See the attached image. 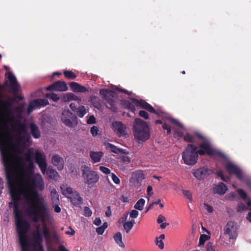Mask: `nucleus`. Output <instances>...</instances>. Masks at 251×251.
Segmentation results:
<instances>
[{"mask_svg": "<svg viewBox=\"0 0 251 251\" xmlns=\"http://www.w3.org/2000/svg\"><path fill=\"white\" fill-rule=\"evenodd\" d=\"M105 147L106 150L109 151L116 154L126 153V152L124 150L118 148L115 146L109 143L105 144Z\"/></svg>", "mask_w": 251, "mask_h": 251, "instance_id": "obj_23", "label": "nucleus"}, {"mask_svg": "<svg viewBox=\"0 0 251 251\" xmlns=\"http://www.w3.org/2000/svg\"><path fill=\"white\" fill-rule=\"evenodd\" d=\"M205 209L209 213H212L213 211V207L208 204H204Z\"/></svg>", "mask_w": 251, "mask_h": 251, "instance_id": "obj_62", "label": "nucleus"}, {"mask_svg": "<svg viewBox=\"0 0 251 251\" xmlns=\"http://www.w3.org/2000/svg\"><path fill=\"white\" fill-rule=\"evenodd\" d=\"M132 177L138 182L142 181L145 179V175L142 171L134 172L132 174Z\"/></svg>", "mask_w": 251, "mask_h": 251, "instance_id": "obj_30", "label": "nucleus"}, {"mask_svg": "<svg viewBox=\"0 0 251 251\" xmlns=\"http://www.w3.org/2000/svg\"><path fill=\"white\" fill-rule=\"evenodd\" d=\"M90 156L92 160L93 163L99 162L102 156L103 155V153L102 151H90L89 152Z\"/></svg>", "mask_w": 251, "mask_h": 251, "instance_id": "obj_26", "label": "nucleus"}, {"mask_svg": "<svg viewBox=\"0 0 251 251\" xmlns=\"http://www.w3.org/2000/svg\"><path fill=\"white\" fill-rule=\"evenodd\" d=\"M84 215L85 217H90L92 215V212L90 208L88 206H85L84 207Z\"/></svg>", "mask_w": 251, "mask_h": 251, "instance_id": "obj_44", "label": "nucleus"}, {"mask_svg": "<svg viewBox=\"0 0 251 251\" xmlns=\"http://www.w3.org/2000/svg\"><path fill=\"white\" fill-rule=\"evenodd\" d=\"M145 203V200L142 198H141L135 204L134 207L136 209L141 211L143 209Z\"/></svg>", "mask_w": 251, "mask_h": 251, "instance_id": "obj_34", "label": "nucleus"}, {"mask_svg": "<svg viewBox=\"0 0 251 251\" xmlns=\"http://www.w3.org/2000/svg\"><path fill=\"white\" fill-rule=\"evenodd\" d=\"M68 88L65 81L58 80L49 85L47 90L49 91H55L64 92L67 91Z\"/></svg>", "mask_w": 251, "mask_h": 251, "instance_id": "obj_15", "label": "nucleus"}, {"mask_svg": "<svg viewBox=\"0 0 251 251\" xmlns=\"http://www.w3.org/2000/svg\"><path fill=\"white\" fill-rule=\"evenodd\" d=\"M63 74L64 76L69 79H74L76 77V75L71 71H65Z\"/></svg>", "mask_w": 251, "mask_h": 251, "instance_id": "obj_39", "label": "nucleus"}, {"mask_svg": "<svg viewBox=\"0 0 251 251\" xmlns=\"http://www.w3.org/2000/svg\"><path fill=\"white\" fill-rule=\"evenodd\" d=\"M50 195L52 204H58L59 203V195L55 188L51 190Z\"/></svg>", "mask_w": 251, "mask_h": 251, "instance_id": "obj_29", "label": "nucleus"}, {"mask_svg": "<svg viewBox=\"0 0 251 251\" xmlns=\"http://www.w3.org/2000/svg\"><path fill=\"white\" fill-rule=\"evenodd\" d=\"M33 103L35 104V106L38 108L41 106L47 105L49 104V102L48 100L46 99H37L33 101Z\"/></svg>", "mask_w": 251, "mask_h": 251, "instance_id": "obj_35", "label": "nucleus"}, {"mask_svg": "<svg viewBox=\"0 0 251 251\" xmlns=\"http://www.w3.org/2000/svg\"><path fill=\"white\" fill-rule=\"evenodd\" d=\"M237 192L240 196L243 199L246 200L247 198V195L246 193L242 189H239L237 190Z\"/></svg>", "mask_w": 251, "mask_h": 251, "instance_id": "obj_45", "label": "nucleus"}, {"mask_svg": "<svg viewBox=\"0 0 251 251\" xmlns=\"http://www.w3.org/2000/svg\"><path fill=\"white\" fill-rule=\"evenodd\" d=\"M162 128L164 130H167V133L168 134H170L171 131V127L169 126L167 124L164 123L162 125Z\"/></svg>", "mask_w": 251, "mask_h": 251, "instance_id": "obj_58", "label": "nucleus"}, {"mask_svg": "<svg viewBox=\"0 0 251 251\" xmlns=\"http://www.w3.org/2000/svg\"><path fill=\"white\" fill-rule=\"evenodd\" d=\"M36 108H37V107H36V106H35V104L33 103V101L32 102H31L29 103V104L27 107V113L28 114H30L32 111V110Z\"/></svg>", "mask_w": 251, "mask_h": 251, "instance_id": "obj_47", "label": "nucleus"}, {"mask_svg": "<svg viewBox=\"0 0 251 251\" xmlns=\"http://www.w3.org/2000/svg\"><path fill=\"white\" fill-rule=\"evenodd\" d=\"M226 168L229 174H234L239 179L241 180H243L242 172L240 168L236 165L232 163H229L226 165Z\"/></svg>", "mask_w": 251, "mask_h": 251, "instance_id": "obj_14", "label": "nucleus"}, {"mask_svg": "<svg viewBox=\"0 0 251 251\" xmlns=\"http://www.w3.org/2000/svg\"><path fill=\"white\" fill-rule=\"evenodd\" d=\"M33 238L34 242L36 245L38 247L42 245V243L43 242V236L42 232L41 231L40 225H38L36 226V230L33 233Z\"/></svg>", "mask_w": 251, "mask_h": 251, "instance_id": "obj_19", "label": "nucleus"}, {"mask_svg": "<svg viewBox=\"0 0 251 251\" xmlns=\"http://www.w3.org/2000/svg\"><path fill=\"white\" fill-rule=\"evenodd\" d=\"M132 100L133 103L136 106L145 109L151 113L158 114V112H157L150 104L147 102L145 100H138L135 99H132Z\"/></svg>", "mask_w": 251, "mask_h": 251, "instance_id": "obj_13", "label": "nucleus"}, {"mask_svg": "<svg viewBox=\"0 0 251 251\" xmlns=\"http://www.w3.org/2000/svg\"><path fill=\"white\" fill-rule=\"evenodd\" d=\"M87 123L88 124H95L96 123V118H95V117L93 115L90 116L89 117V118L88 119V120L87 121Z\"/></svg>", "mask_w": 251, "mask_h": 251, "instance_id": "obj_55", "label": "nucleus"}, {"mask_svg": "<svg viewBox=\"0 0 251 251\" xmlns=\"http://www.w3.org/2000/svg\"><path fill=\"white\" fill-rule=\"evenodd\" d=\"M100 94L101 96V98L106 100L110 105L109 108L112 111L116 112L117 110V107L114 100L115 95V93L113 91L107 89H102L100 90Z\"/></svg>", "mask_w": 251, "mask_h": 251, "instance_id": "obj_9", "label": "nucleus"}, {"mask_svg": "<svg viewBox=\"0 0 251 251\" xmlns=\"http://www.w3.org/2000/svg\"><path fill=\"white\" fill-rule=\"evenodd\" d=\"M61 189L62 194L69 198L73 204L75 205L82 202L83 199L79 194L71 187L67 185H62L61 186Z\"/></svg>", "mask_w": 251, "mask_h": 251, "instance_id": "obj_8", "label": "nucleus"}, {"mask_svg": "<svg viewBox=\"0 0 251 251\" xmlns=\"http://www.w3.org/2000/svg\"><path fill=\"white\" fill-rule=\"evenodd\" d=\"M168 120L171 123L175 124L179 127H182V125L176 120L172 118H169Z\"/></svg>", "mask_w": 251, "mask_h": 251, "instance_id": "obj_48", "label": "nucleus"}, {"mask_svg": "<svg viewBox=\"0 0 251 251\" xmlns=\"http://www.w3.org/2000/svg\"><path fill=\"white\" fill-rule=\"evenodd\" d=\"M111 177L113 181L116 184H119L120 183V179L114 173H112Z\"/></svg>", "mask_w": 251, "mask_h": 251, "instance_id": "obj_51", "label": "nucleus"}, {"mask_svg": "<svg viewBox=\"0 0 251 251\" xmlns=\"http://www.w3.org/2000/svg\"><path fill=\"white\" fill-rule=\"evenodd\" d=\"M82 176L84 183L90 187H93L99 179V176L97 172L91 170L90 167L86 165L83 166Z\"/></svg>", "mask_w": 251, "mask_h": 251, "instance_id": "obj_7", "label": "nucleus"}, {"mask_svg": "<svg viewBox=\"0 0 251 251\" xmlns=\"http://www.w3.org/2000/svg\"><path fill=\"white\" fill-rule=\"evenodd\" d=\"M237 229L236 223L229 221L224 227V233L225 235H228L230 239H234L237 235Z\"/></svg>", "mask_w": 251, "mask_h": 251, "instance_id": "obj_11", "label": "nucleus"}, {"mask_svg": "<svg viewBox=\"0 0 251 251\" xmlns=\"http://www.w3.org/2000/svg\"><path fill=\"white\" fill-rule=\"evenodd\" d=\"M114 239L115 242L122 248L125 247V245L122 241V235L121 232L116 233L114 236Z\"/></svg>", "mask_w": 251, "mask_h": 251, "instance_id": "obj_32", "label": "nucleus"}, {"mask_svg": "<svg viewBox=\"0 0 251 251\" xmlns=\"http://www.w3.org/2000/svg\"><path fill=\"white\" fill-rule=\"evenodd\" d=\"M47 174L48 177L51 179H54L58 176V173L53 169L49 167L47 171Z\"/></svg>", "mask_w": 251, "mask_h": 251, "instance_id": "obj_38", "label": "nucleus"}, {"mask_svg": "<svg viewBox=\"0 0 251 251\" xmlns=\"http://www.w3.org/2000/svg\"><path fill=\"white\" fill-rule=\"evenodd\" d=\"M132 130L134 138L138 142H144L151 137L149 126L146 122L139 118L135 119Z\"/></svg>", "mask_w": 251, "mask_h": 251, "instance_id": "obj_6", "label": "nucleus"}, {"mask_svg": "<svg viewBox=\"0 0 251 251\" xmlns=\"http://www.w3.org/2000/svg\"><path fill=\"white\" fill-rule=\"evenodd\" d=\"M62 100L68 101L72 100L81 101V99L72 93H68L63 95Z\"/></svg>", "mask_w": 251, "mask_h": 251, "instance_id": "obj_28", "label": "nucleus"}, {"mask_svg": "<svg viewBox=\"0 0 251 251\" xmlns=\"http://www.w3.org/2000/svg\"><path fill=\"white\" fill-rule=\"evenodd\" d=\"M212 172V170L210 169L201 167L193 172V174L197 179L200 180L209 176Z\"/></svg>", "mask_w": 251, "mask_h": 251, "instance_id": "obj_16", "label": "nucleus"}, {"mask_svg": "<svg viewBox=\"0 0 251 251\" xmlns=\"http://www.w3.org/2000/svg\"><path fill=\"white\" fill-rule=\"evenodd\" d=\"M152 187H151V185H149L148 187H147V195L149 196H151V195L152 194Z\"/></svg>", "mask_w": 251, "mask_h": 251, "instance_id": "obj_64", "label": "nucleus"}, {"mask_svg": "<svg viewBox=\"0 0 251 251\" xmlns=\"http://www.w3.org/2000/svg\"><path fill=\"white\" fill-rule=\"evenodd\" d=\"M165 220H166V218L164 216H163L162 215H159L157 218V222L158 224H161V223H163Z\"/></svg>", "mask_w": 251, "mask_h": 251, "instance_id": "obj_59", "label": "nucleus"}, {"mask_svg": "<svg viewBox=\"0 0 251 251\" xmlns=\"http://www.w3.org/2000/svg\"><path fill=\"white\" fill-rule=\"evenodd\" d=\"M61 119L65 126L69 127H74L77 124L76 116L69 110L62 112Z\"/></svg>", "mask_w": 251, "mask_h": 251, "instance_id": "obj_10", "label": "nucleus"}, {"mask_svg": "<svg viewBox=\"0 0 251 251\" xmlns=\"http://www.w3.org/2000/svg\"><path fill=\"white\" fill-rule=\"evenodd\" d=\"M71 89L75 92L84 93L88 91L87 89L83 86L75 82H71L69 83Z\"/></svg>", "mask_w": 251, "mask_h": 251, "instance_id": "obj_22", "label": "nucleus"}, {"mask_svg": "<svg viewBox=\"0 0 251 251\" xmlns=\"http://www.w3.org/2000/svg\"><path fill=\"white\" fill-rule=\"evenodd\" d=\"M209 238V237L206 234H201L199 239V246L203 245L205 242Z\"/></svg>", "mask_w": 251, "mask_h": 251, "instance_id": "obj_43", "label": "nucleus"}, {"mask_svg": "<svg viewBox=\"0 0 251 251\" xmlns=\"http://www.w3.org/2000/svg\"><path fill=\"white\" fill-rule=\"evenodd\" d=\"M218 176L224 181L227 182L229 180V178L228 177H225L222 171L218 172Z\"/></svg>", "mask_w": 251, "mask_h": 251, "instance_id": "obj_53", "label": "nucleus"}, {"mask_svg": "<svg viewBox=\"0 0 251 251\" xmlns=\"http://www.w3.org/2000/svg\"><path fill=\"white\" fill-rule=\"evenodd\" d=\"M13 99L12 98H9L6 100H1L0 102V151L1 156L4 151H8L13 154L11 150L5 146L3 132L1 127V120H6L5 126L8 128L7 123H15V117L12 114L11 108L12 107Z\"/></svg>", "mask_w": 251, "mask_h": 251, "instance_id": "obj_4", "label": "nucleus"}, {"mask_svg": "<svg viewBox=\"0 0 251 251\" xmlns=\"http://www.w3.org/2000/svg\"><path fill=\"white\" fill-rule=\"evenodd\" d=\"M122 104L125 105L126 107L131 110V112L135 113L136 111V108L135 105L131 103L129 101L127 100H124L122 101Z\"/></svg>", "mask_w": 251, "mask_h": 251, "instance_id": "obj_36", "label": "nucleus"}, {"mask_svg": "<svg viewBox=\"0 0 251 251\" xmlns=\"http://www.w3.org/2000/svg\"><path fill=\"white\" fill-rule=\"evenodd\" d=\"M1 156L12 201L8 203V206L9 208H13L16 226L22 250L28 251L29 244L27 234L30 227V225L26 220L24 218L19 208L21 197L23 196L27 207L31 203L30 196L26 189H20L18 187V182L15 177L16 168L13 154L6 151H3Z\"/></svg>", "mask_w": 251, "mask_h": 251, "instance_id": "obj_1", "label": "nucleus"}, {"mask_svg": "<svg viewBox=\"0 0 251 251\" xmlns=\"http://www.w3.org/2000/svg\"><path fill=\"white\" fill-rule=\"evenodd\" d=\"M196 132L195 134L196 133ZM196 137L198 138V137L195 134L192 135L190 133H187L184 136V140L185 142L191 143H196Z\"/></svg>", "mask_w": 251, "mask_h": 251, "instance_id": "obj_31", "label": "nucleus"}, {"mask_svg": "<svg viewBox=\"0 0 251 251\" xmlns=\"http://www.w3.org/2000/svg\"><path fill=\"white\" fill-rule=\"evenodd\" d=\"M35 159L36 162L38 164L42 173L44 174L46 171L47 166L45 157L39 151H36L35 153Z\"/></svg>", "mask_w": 251, "mask_h": 251, "instance_id": "obj_17", "label": "nucleus"}, {"mask_svg": "<svg viewBox=\"0 0 251 251\" xmlns=\"http://www.w3.org/2000/svg\"><path fill=\"white\" fill-rule=\"evenodd\" d=\"M42 234L43 238L45 239L47 242H49L51 240V236L50 235V229L46 225V224H44L42 226Z\"/></svg>", "mask_w": 251, "mask_h": 251, "instance_id": "obj_27", "label": "nucleus"}, {"mask_svg": "<svg viewBox=\"0 0 251 251\" xmlns=\"http://www.w3.org/2000/svg\"><path fill=\"white\" fill-rule=\"evenodd\" d=\"M69 229L71 230V231H65V233L67 235H70L71 236L74 235L75 233V230L74 229H73L71 226H69Z\"/></svg>", "mask_w": 251, "mask_h": 251, "instance_id": "obj_63", "label": "nucleus"}, {"mask_svg": "<svg viewBox=\"0 0 251 251\" xmlns=\"http://www.w3.org/2000/svg\"><path fill=\"white\" fill-rule=\"evenodd\" d=\"M227 190L226 186L223 182H220L213 188L214 193L219 195H224Z\"/></svg>", "mask_w": 251, "mask_h": 251, "instance_id": "obj_24", "label": "nucleus"}, {"mask_svg": "<svg viewBox=\"0 0 251 251\" xmlns=\"http://www.w3.org/2000/svg\"><path fill=\"white\" fill-rule=\"evenodd\" d=\"M195 135L201 140L202 143L199 145L200 150H198L197 146L190 144L187 145L182 152V158L184 163L187 165H195L198 161V154L204 155L206 154L212 155L214 154V151L211 147L209 139L199 132H196Z\"/></svg>", "mask_w": 251, "mask_h": 251, "instance_id": "obj_3", "label": "nucleus"}, {"mask_svg": "<svg viewBox=\"0 0 251 251\" xmlns=\"http://www.w3.org/2000/svg\"><path fill=\"white\" fill-rule=\"evenodd\" d=\"M112 128L118 137H123L126 134V127L121 122L115 121L113 122Z\"/></svg>", "mask_w": 251, "mask_h": 251, "instance_id": "obj_12", "label": "nucleus"}, {"mask_svg": "<svg viewBox=\"0 0 251 251\" xmlns=\"http://www.w3.org/2000/svg\"><path fill=\"white\" fill-rule=\"evenodd\" d=\"M165 238V235L164 234H161L158 237L156 238L155 243L160 249L164 248V243L162 240Z\"/></svg>", "mask_w": 251, "mask_h": 251, "instance_id": "obj_37", "label": "nucleus"}, {"mask_svg": "<svg viewBox=\"0 0 251 251\" xmlns=\"http://www.w3.org/2000/svg\"><path fill=\"white\" fill-rule=\"evenodd\" d=\"M135 221L132 220L130 221L126 222L123 225V227L126 233H128L134 226Z\"/></svg>", "mask_w": 251, "mask_h": 251, "instance_id": "obj_33", "label": "nucleus"}, {"mask_svg": "<svg viewBox=\"0 0 251 251\" xmlns=\"http://www.w3.org/2000/svg\"><path fill=\"white\" fill-rule=\"evenodd\" d=\"M246 209L247 207L246 205L243 203L239 204L237 208L238 211H242Z\"/></svg>", "mask_w": 251, "mask_h": 251, "instance_id": "obj_54", "label": "nucleus"}, {"mask_svg": "<svg viewBox=\"0 0 251 251\" xmlns=\"http://www.w3.org/2000/svg\"><path fill=\"white\" fill-rule=\"evenodd\" d=\"M30 171L29 169L23 167L21 174L23 178L26 180L27 186L22 189H26L30 196L31 203L26 207V212L34 223L40 220L45 223L49 216L50 210L47 204L41 199L38 190L43 191L45 189V182L40 174L37 173L30 179Z\"/></svg>", "mask_w": 251, "mask_h": 251, "instance_id": "obj_2", "label": "nucleus"}, {"mask_svg": "<svg viewBox=\"0 0 251 251\" xmlns=\"http://www.w3.org/2000/svg\"><path fill=\"white\" fill-rule=\"evenodd\" d=\"M101 221L100 218H96L93 222V224L96 226H99L101 224Z\"/></svg>", "mask_w": 251, "mask_h": 251, "instance_id": "obj_61", "label": "nucleus"}, {"mask_svg": "<svg viewBox=\"0 0 251 251\" xmlns=\"http://www.w3.org/2000/svg\"><path fill=\"white\" fill-rule=\"evenodd\" d=\"M99 169L101 172L105 175H108L110 173V169L104 166H100Z\"/></svg>", "mask_w": 251, "mask_h": 251, "instance_id": "obj_49", "label": "nucleus"}, {"mask_svg": "<svg viewBox=\"0 0 251 251\" xmlns=\"http://www.w3.org/2000/svg\"><path fill=\"white\" fill-rule=\"evenodd\" d=\"M207 251H215L214 247L213 245V243L209 242L206 245Z\"/></svg>", "mask_w": 251, "mask_h": 251, "instance_id": "obj_57", "label": "nucleus"}, {"mask_svg": "<svg viewBox=\"0 0 251 251\" xmlns=\"http://www.w3.org/2000/svg\"><path fill=\"white\" fill-rule=\"evenodd\" d=\"M51 241V239L50 241ZM52 241L54 242H57L59 241V237L56 232L53 233L52 235Z\"/></svg>", "mask_w": 251, "mask_h": 251, "instance_id": "obj_60", "label": "nucleus"}, {"mask_svg": "<svg viewBox=\"0 0 251 251\" xmlns=\"http://www.w3.org/2000/svg\"><path fill=\"white\" fill-rule=\"evenodd\" d=\"M6 75H7V78L10 82L9 87L11 91L15 93L18 92L19 86L15 76L11 72L8 73Z\"/></svg>", "mask_w": 251, "mask_h": 251, "instance_id": "obj_18", "label": "nucleus"}, {"mask_svg": "<svg viewBox=\"0 0 251 251\" xmlns=\"http://www.w3.org/2000/svg\"><path fill=\"white\" fill-rule=\"evenodd\" d=\"M75 111L78 116L80 118L83 117L86 113V109L84 106H80L78 107Z\"/></svg>", "mask_w": 251, "mask_h": 251, "instance_id": "obj_40", "label": "nucleus"}, {"mask_svg": "<svg viewBox=\"0 0 251 251\" xmlns=\"http://www.w3.org/2000/svg\"><path fill=\"white\" fill-rule=\"evenodd\" d=\"M183 194L186 196L189 200H191L192 199V196L190 192L188 190H184L182 191Z\"/></svg>", "mask_w": 251, "mask_h": 251, "instance_id": "obj_56", "label": "nucleus"}, {"mask_svg": "<svg viewBox=\"0 0 251 251\" xmlns=\"http://www.w3.org/2000/svg\"><path fill=\"white\" fill-rule=\"evenodd\" d=\"M11 129L15 133L16 143L14 147L15 150L16 152L21 154L23 151L19 147L25 148L31 140V136L27 132V126L25 123H22L20 120H17L15 123L11 124Z\"/></svg>", "mask_w": 251, "mask_h": 251, "instance_id": "obj_5", "label": "nucleus"}, {"mask_svg": "<svg viewBox=\"0 0 251 251\" xmlns=\"http://www.w3.org/2000/svg\"><path fill=\"white\" fill-rule=\"evenodd\" d=\"M108 226L107 222H104L103 225L96 228V232L99 235H102Z\"/></svg>", "mask_w": 251, "mask_h": 251, "instance_id": "obj_41", "label": "nucleus"}, {"mask_svg": "<svg viewBox=\"0 0 251 251\" xmlns=\"http://www.w3.org/2000/svg\"><path fill=\"white\" fill-rule=\"evenodd\" d=\"M139 115L140 117H142L145 119H149V114L146 111L140 110L139 112Z\"/></svg>", "mask_w": 251, "mask_h": 251, "instance_id": "obj_50", "label": "nucleus"}, {"mask_svg": "<svg viewBox=\"0 0 251 251\" xmlns=\"http://www.w3.org/2000/svg\"><path fill=\"white\" fill-rule=\"evenodd\" d=\"M32 156H33V152L31 151V150H29L27 152L25 153L24 154L23 157H19V159L20 160H25L27 162H29V166H25V165H23L21 167V170L23 167H25V168H27L29 169V171H30V169H32L33 167V163L32 162Z\"/></svg>", "mask_w": 251, "mask_h": 251, "instance_id": "obj_20", "label": "nucleus"}, {"mask_svg": "<svg viewBox=\"0 0 251 251\" xmlns=\"http://www.w3.org/2000/svg\"><path fill=\"white\" fill-rule=\"evenodd\" d=\"M139 214L138 211L136 210H132L129 214L130 217L131 218H136Z\"/></svg>", "mask_w": 251, "mask_h": 251, "instance_id": "obj_52", "label": "nucleus"}, {"mask_svg": "<svg viewBox=\"0 0 251 251\" xmlns=\"http://www.w3.org/2000/svg\"><path fill=\"white\" fill-rule=\"evenodd\" d=\"M51 161L53 164L56 166L59 170L63 169L64 167V160L60 156L57 154L53 155L51 158Z\"/></svg>", "mask_w": 251, "mask_h": 251, "instance_id": "obj_21", "label": "nucleus"}, {"mask_svg": "<svg viewBox=\"0 0 251 251\" xmlns=\"http://www.w3.org/2000/svg\"><path fill=\"white\" fill-rule=\"evenodd\" d=\"M46 97L48 99H51L53 101H57L59 100V97L58 95L53 93L47 94Z\"/></svg>", "mask_w": 251, "mask_h": 251, "instance_id": "obj_42", "label": "nucleus"}, {"mask_svg": "<svg viewBox=\"0 0 251 251\" xmlns=\"http://www.w3.org/2000/svg\"><path fill=\"white\" fill-rule=\"evenodd\" d=\"M99 131L98 127L96 126H93L90 129L91 133L93 136H95L98 134Z\"/></svg>", "mask_w": 251, "mask_h": 251, "instance_id": "obj_46", "label": "nucleus"}, {"mask_svg": "<svg viewBox=\"0 0 251 251\" xmlns=\"http://www.w3.org/2000/svg\"><path fill=\"white\" fill-rule=\"evenodd\" d=\"M29 127L31 134L35 139H39L41 136V132L38 126L34 123H30Z\"/></svg>", "mask_w": 251, "mask_h": 251, "instance_id": "obj_25", "label": "nucleus"}]
</instances>
